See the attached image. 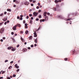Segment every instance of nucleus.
<instances>
[{
    "instance_id": "1",
    "label": "nucleus",
    "mask_w": 79,
    "mask_h": 79,
    "mask_svg": "<svg viewBox=\"0 0 79 79\" xmlns=\"http://www.w3.org/2000/svg\"><path fill=\"white\" fill-rule=\"evenodd\" d=\"M34 32V37H37V33H36V32H37V30H36L35 31H33Z\"/></svg>"
},
{
    "instance_id": "2",
    "label": "nucleus",
    "mask_w": 79,
    "mask_h": 79,
    "mask_svg": "<svg viewBox=\"0 0 79 79\" xmlns=\"http://www.w3.org/2000/svg\"><path fill=\"white\" fill-rule=\"evenodd\" d=\"M4 30L5 29H4V28H1V30H0V33L2 34V33L3 32V31H4Z\"/></svg>"
},
{
    "instance_id": "3",
    "label": "nucleus",
    "mask_w": 79,
    "mask_h": 79,
    "mask_svg": "<svg viewBox=\"0 0 79 79\" xmlns=\"http://www.w3.org/2000/svg\"><path fill=\"white\" fill-rule=\"evenodd\" d=\"M33 15L34 16H37V15H38V12H34L33 13Z\"/></svg>"
},
{
    "instance_id": "4",
    "label": "nucleus",
    "mask_w": 79,
    "mask_h": 79,
    "mask_svg": "<svg viewBox=\"0 0 79 79\" xmlns=\"http://www.w3.org/2000/svg\"><path fill=\"white\" fill-rule=\"evenodd\" d=\"M18 27V25H15L14 27H13L12 29L14 31H16V27Z\"/></svg>"
},
{
    "instance_id": "5",
    "label": "nucleus",
    "mask_w": 79,
    "mask_h": 79,
    "mask_svg": "<svg viewBox=\"0 0 79 79\" xmlns=\"http://www.w3.org/2000/svg\"><path fill=\"white\" fill-rule=\"evenodd\" d=\"M24 4L25 5H28L29 4V3L27 2H24Z\"/></svg>"
},
{
    "instance_id": "6",
    "label": "nucleus",
    "mask_w": 79,
    "mask_h": 79,
    "mask_svg": "<svg viewBox=\"0 0 79 79\" xmlns=\"http://www.w3.org/2000/svg\"><path fill=\"white\" fill-rule=\"evenodd\" d=\"M75 50H74L73 51H71V53H72V55H74V53H75Z\"/></svg>"
},
{
    "instance_id": "7",
    "label": "nucleus",
    "mask_w": 79,
    "mask_h": 79,
    "mask_svg": "<svg viewBox=\"0 0 79 79\" xmlns=\"http://www.w3.org/2000/svg\"><path fill=\"white\" fill-rule=\"evenodd\" d=\"M61 1L60 0H59L58 1L57 0H56L55 1V2L56 3H58V2H61Z\"/></svg>"
},
{
    "instance_id": "8",
    "label": "nucleus",
    "mask_w": 79,
    "mask_h": 79,
    "mask_svg": "<svg viewBox=\"0 0 79 79\" xmlns=\"http://www.w3.org/2000/svg\"><path fill=\"white\" fill-rule=\"evenodd\" d=\"M11 50L12 52H14V51H15V50H16V49L15 48H13V47H12Z\"/></svg>"
},
{
    "instance_id": "9",
    "label": "nucleus",
    "mask_w": 79,
    "mask_h": 79,
    "mask_svg": "<svg viewBox=\"0 0 79 79\" xmlns=\"http://www.w3.org/2000/svg\"><path fill=\"white\" fill-rule=\"evenodd\" d=\"M15 67L17 69H18V68H19V66H18V64H17L15 65Z\"/></svg>"
},
{
    "instance_id": "10",
    "label": "nucleus",
    "mask_w": 79,
    "mask_h": 79,
    "mask_svg": "<svg viewBox=\"0 0 79 79\" xmlns=\"http://www.w3.org/2000/svg\"><path fill=\"white\" fill-rule=\"evenodd\" d=\"M3 20L4 21H5L7 20V18L5 17L3 19Z\"/></svg>"
},
{
    "instance_id": "11",
    "label": "nucleus",
    "mask_w": 79,
    "mask_h": 79,
    "mask_svg": "<svg viewBox=\"0 0 79 79\" xmlns=\"http://www.w3.org/2000/svg\"><path fill=\"white\" fill-rule=\"evenodd\" d=\"M44 21H45V19H40V23H41V22H44Z\"/></svg>"
},
{
    "instance_id": "12",
    "label": "nucleus",
    "mask_w": 79,
    "mask_h": 79,
    "mask_svg": "<svg viewBox=\"0 0 79 79\" xmlns=\"http://www.w3.org/2000/svg\"><path fill=\"white\" fill-rule=\"evenodd\" d=\"M29 40H32V36H30L29 37Z\"/></svg>"
},
{
    "instance_id": "13",
    "label": "nucleus",
    "mask_w": 79,
    "mask_h": 79,
    "mask_svg": "<svg viewBox=\"0 0 79 79\" xmlns=\"http://www.w3.org/2000/svg\"><path fill=\"white\" fill-rule=\"evenodd\" d=\"M71 19H65V21H69V20H71Z\"/></svg>"
},
{
    "instance_id": "14",
    "label": "nucleus",
    "mask_w": 79,
    "mask_h": 79,
    "mask_svg": "<svg viewBox=\"0 0 79 79\" xmlns=\"http://www.w3.org/2000/svg\"><path fill=\"white\" fill-rule=\"evenodd\" d=\"M47 12H44V16H47V15H46V14H47Z\"/></svg>"
},
{
    "instance_id": "15",
    "label": "nucleus",
    "mask_w": 79,
    "mask_h": 79,
    "mask_svg": "<svg viewBox=\"0 0 79 79\" xmlns=\"http://www.w3.org/2000/svg\"><path fill=\"white\" fill-rule=\"evenodd\" d=\"M37 39L36 38V39L35 40V44H37Z\"/></svg>"
},
{
    "instance_id": "16",
    "label": "nucleus",
    "mask_w": 79,
    "mask_h": 79,
    "mask_svg": "<svg viewBox=\"0 0 79 79\" xmlns=\"http://www.w3.org/2000/svg\"><path fill=\"white\" fill-rule=\"evenodd\" d=\"M27 49L24 48L23 49V52H26L27 51Z\"/></svg>"
},
{
    "instance_id": "17",
    "label": "nucleus",
    "mask_w": 79,
    "mask_h": 79,
    "mask_svg": "<svg viewBox=\"0 0 79 79\" xmlns=\"http://www.w3.org/2000/svg\"><path fill=\"white\" fill-rule=\"evenodd\" d=\"M28 33H29V31H28L27 30L25 31V34H28Z\"/></svg>"
},
{
    "instance_id": "18",
    "label": "nucleus",
    "mask_w": 79,
    "mask_h": 79,
    "mask_svg": "<svg viewBox=\"0 0 79 79\" xmlns=\"http://www.w3.org/2000/svg\"><path fill=\"white\" fill-rule=\"evenodd\" d=\"M13 68V67H12V66H10L8 68V69H11V68Z\"/></svg>"
},
{
    "instance_id": "19",
    "label": "nucleus",
    "mask_w": 79,
    "mask_h": 79,
    "mask_svg": "<svg viewBox=\"0 0 79 79\" xmlns=\"http://www.w3.org/2000/svg\"><path fill=\"white\" fill-rule=\"evenodd\" d=\"M7 11H9L10 12H11V9H7Z\"/></svg>"
},
{
    "instance_id": "20",
    "label": "nucleus",
    "mask_w": 79,
    "mask_h": 79,
    "mask_svg": "<svg viewBox=\"0 0 79 79\" xmlns=\"http://www.w3.org/2000/svg\"><path fill=\"white\" fill-rule=\"evenodd\" d=\"M12 47H8V50H10V49H11Z\"/></svg>"
},
{
    "instance_id": "21",
    "label": "nucleus",
    "mask_w": 79,
    "mask_h": 79,
    "mask_svg": "<svg viewBox=\"0 0 79 79\" xmlns=\"http://www.w3.org/2000/svg\"><path fill=\"white\" fill-rule=\"evenodd\" d=\"M17 26H18V27H21V25L19 24H17Z\"/></svg>"
},
{
    "instance_id": "22",
    "label": "nucleus",
    "mask_w": 79,
    "mask_h": 79,
    "mask_svg": "<svg viewBox=\"0 0 79 79\" xmlns=\"http://www.w3.org/2000/svg\"><path fill=\"white\" fill-rule=\"evenodd\" d=\"M21 39L22 42H23L24 41V39H23V38H22V37H21Z\"/></svg>"
},
{
    "instance_id": "23",
    "label": "nucleus",
    "mask_w": 79,
    "mask_h": 79,
    "mask_svg": "<svg viewBox=\"0 0 79 79\" xmlns=\"http://www.w3.org/2000/svg\"><path fill=\"white\" fill-rule=\"evenodd\" d=\"M1 72H2V74H4L5 73V71H3V70L1 71Z\"/></svg>"
},
{
    "instance_id": "24",
    "label": "nucleus",
    "mask_w": 79,
    "mask_h": 79,
    "mask_svg": "<svg viewBox=\"0 0 79 79\" xmlns=\"http://www.w3.org/2000/svg\"><path fill=\"white\" fill-rule=\"evenodd\" d=\"M3 15H4L3 13H2L1 15H0V16H3Z\"/></svg>"
},
{
    "instance_id": "25",
    "label": "nucleus",
    "mask_w": 79,
    "mask_h": 79,
    "mask_svg": "<svg viewBox=\"0 0 79 79\" xmlns=\"http://www.w3.org/2000/svg\"><path fill=\"white\" fill-rule=\"evenodd\" d=\"M64 60L65 61H68V58H65L64 59Z\"/></svg>"
},
{
    "instance_id": "26",
    "label": "nucleus",
    "mask_w": 79,
    "mask_h": 79,
    "mask_svg": "<svg viewBox=\"0 0 79 79\" xmlns=\"http://www.w3.org/2000/svg\"><path fill=\"white\" fill-rule=\"evenodd\" d=\"M45 19H46V20H47V19H48V17H47V16H46V17H45Z\"/></svg>"
},
{
    "instance_id": "27",
    "label": "nucleus",
    "mask_w": 79,
    "mask_h": 79,
    "mask_svg": "<svg viewBox=\"0 0 79 79\" xmlns=\"http://www.w3.org/2000/svg\"><path fill=\"white\" fill-rule=\"evenodd\" d=\"M30 23H31V24H32V20H30Z\"/></svg>"
},
{
    "instance_id": "28",
    "label": "nucleus",
    "mask_w": 79,
    "mask_h": 79,
    "mask_svg": "<svg viewBox=\"0 0 79 79\" xmlns=\"http://www.w3.org/2000/svg\"><path fill=\"white\" fill-rule=\"evenodd\" d=\"M8 60H6L5 61V63H6V62H8Z\"/></svg>"
},
{
    "instance_id": "29",
    "label": "nucleus",
    "mask_w": 79,
    "mask_h": 79,
    "mask_svg": "<svg viewBox=\"0 0 79 79\" xmlns=\"http://www.w3.org/2000/svg\"><path fill=\"white\" fill-rule=\"evenodd\" d=\"M16 3L17 4H18V3H19V2L18 1H16Z\"/></svg>"
},
{
    "instance_id": "30",
    "label": "nucleus",
    "mask_w": 79,
    "mask_h": 79,
    "mask_svg": "<svg viewBox=\"0 0 79 79\" xmlns=\"http://www.w3.org/2000/svg\"><path fill=\"white\" fill-rule=\"evenodd\" d=\"M32 16V14H30L29 15V16H30V17Z\"/></svg>"
},
{
    "instance_id": "31",
    "label": "nucleus",
    "mask_w": 79,
    "mask_h": 79,
    "mask_svg": "<svg viewBox=\"0 0 79 79\" xmlns=\"http://www.w3.org/2000/svg\"><path fill=\"white\" fill-rule=\"evenodd\" d=\"M39 18H42V16L41 15H40L39 16Z\"/></svg>"
},
{
    "instance_id": "32",
    "label": "nucleus",
    "mask_w": 79,
    "mask_h": 79,
    "mask_svg": "<svg viewBox=\"0 0 79 79\" xmlns=\"http://www.w3.org/2000/svg\"><path fill=\"white\" fill-rule=\"evenodd\" d=\"M20 20H23V18L22 17H20L19 18Z\"/></svg>"
},
{
    "instance_id": "33",
    "label": "nucleus",
    "mask_w": 79,
    "mask_h": 79,
    "mask_svg": "<svg viewBox=\"0 0 79 79\" xmlns=\"http://www.w3.org/2000/svg\"><path fill=\"white\" fill-rule=\"evenodd\" d=\"M13 77H16V75L14 74L13 75Z\"/></svg>"
},
{
    "instance_id": "34",
    "label": "nucleus",
    "mask_w": 79,
    "mask_h": 79,
    "mask_svg": "<svg viewBox=\"0 0 79 79\" xmlns=\"http://www.w3.org/2000/svg\"><path fill=\"white\" fill-rule=\"evenodd\" d=\"M17 48H18V47H19V44H18V45H17Z\"/></svg>"
},
{
    "instance_id": "35",
    "label": "nucleus",
    "mask_w": 79,
    "mask_h": 79,
    "mask_svg": "<svg viewBox=\"0 0 79 79\" xmlns=\"http://www.w3.org/2000/svg\"><path fill=\"white\" fill-rule=\"evenodd\" d=\"M11 34L12 35H13L14 34V32H11Z\"/></svg>"
},
{
    "instance_id": "36",
    "label": "nucleus",
    "mask_w": 79,
    "mask_h": 79,
    "mask_svg": "<svg viewBox=\"0 0 79 79\" xmlns=\"http://www.w3.org/2000/svg\"><path fill=\"white\" fill-rule=\"evenodd\" d=\"M23 23L24 24L26 23V21L25 20H24L23 21Z\"/></svg>"
},
{
    "instance_id": "37",
    "label": "nucleus",
    "mask_w": 79,
    "mask_h": 79,
    "mask_svg": "<svg viewBox=\"0 0 79 79\" xmlns=\"http://www.w3.org/2000/svg\"><path fill=\"white\" fill-rule=\"evenodd\" d=\"M31 47H34V45H33V44H32L31 45Z\"/></svg>"
},
{
    "instance_id": "38",
    "label": "nucleus",
    "mask_w": 79,
    "mask_h": 79,
    "mask_svg": "<svg viewBox=\"0 0 79 79\" xmlns=\"http://www.w3.org/2000/svg\"><path fill=\"white\" fill-rule=\"evenodd\" d=\"M25 26H27V23H25Z\"/></svg>"
},
{
    "instance_id": "39",
    "label": "nucleus",
    "mask_w": 79,
    "mask_h": 79,
    "mask_svg": "<svg viewBox=\"0 0 79 79\" xmlns=\"http://www.w3.org/2000/svg\"><path fill=\"white\" fill-rule=\"evenodd\" d=\"M19 71V69H17V70H16L17 72H18V71Z\"/></svg>"
},
{
    "instance_id": "40",
    "label": "nucleus",
    "mask_w": 79,
    "mask_h": 79,
    "mask_svg": "<svg viewBox=\"0 0 79 79\" xmlns=\"http://www.w3.org/2000/svg\"><path fill=\"white\" fill-rule=\"evenodd\" d=\"M38 6H40V3H38Z\"/></svg>"
},
{
    "instance_id": "41",
    "label": "nucleus",
    "mask_w": 79,
    "mask_h": 79,
    "mask_svg": "<svg viewBox=\"0 0 79 79\" xmlns=\"http://www.w3.org/2000/svg\"><path fill=\"white\" fill-rule=\"evenodd\" d=\"M31 6H34V4L32 3L31 4Z\"/></svg>"
},
{
    "instance_id": "42",
    "label": "nucleus",
    "mask_w": 79,
    "mask_h": 79,
    "mask_svg": "<svg viewBox=\"0 0 79 79\" xmlns=\"http://www.w3.org/2000/svg\"><path fill=\"white\" fill-rule=\"evenodd\" d=\"M25 28H26V29H27L28 27H27V26H25Z\"/></svg>"
},
{
    "instance_id": "43",
    "label": "nucleus",
    "mask_w": 79,
    "mask_h": 79,
    "mask_svg": "<svg viewBox=\"0 0 79 79\" xmlns=\"http://www.w3.org/2000/svg\"><path fill=\"white\" fill-rule=\"evenodd\" d=\"M39 19L38 18H36V21H39Z\"/></svg>"
},
{
    "instance_id": "44",
    "label": "nucleus",
    "mask_w": 79,
    "mask_h": 79,
    "mask_svg": "<svg viewBox=\"0 0 79 79\" xmlns=\"http://www.w3.org/2000/svg\"><path fill=\"white\" fill-rule=\"evenodd\" d=\"M29 17V16H27L26 17V18L27 19H28Z\"/></svg>"
},
{
    "instance_id": "45",
    "label": "nucleus",
    "mask_w": 79,
    "mask_h": 79,
    "mask_svg": "<svg viewBox=\"0 0 79 79\" xmlns=\"http://www.w3.org/2000/svg\"><path fill=\"white\" fill-rule=\"evenodd\" d=\"M6 13H7L6 12V11L4 12V15H6Z\"/></svg>"
},
{
    "instance_id": "46",
    "label": "nucleus",
    "mask_w": 79,
    "mask_h": 79,
    "mask_svg": "<svg viewBox=\"0 0 79 79\" xmlns=\"http://www.w3.org/2000/svg\"><path fill=\"white\" fill-rule=\"evenodd\" d=\"M33 3H35V1H33Z\"/></svg>"
},
{
    "instance_id": "47",
    "label": "nucleus",
    "mask_w": 79,
    "mask_h": 79,
    "mask_svg": "<svg viewBox=\"0 0 79 79\" xmlns=\"http://www.w3.org/2000/svg\"><path fill=\"white\" fill-rule=\"evenodd\" d=\"M10 39H11L12 40H15L14 39V38H11Z\"/></svg>"
},
{
    "instance_id": "48",
    "label": "nucleus",
    "mask_w": 79,
    "mask_h": 79,
    "mask_svg": "<svg viewBox=\"0 0 79 79\" xmlns=\"http://www.w3.org/2000/svg\"><path fill=\"white\" fill-rule=\"evenodd\" d=\"M16 7V5H14L13 6V7Z\"/></svg>"
},
{
    "instance_id": "49",
    "label": "nucleus",
    "mask_w": 79,
    "mask_h": 79,
    "mask_svg": "<svg viewBox=\"0 0 79 79\" xmlns=\"http://www.w3.org/2000/svg\"><path fill=\"white\" fill-rule=\"evenodd\" d=\"M36 8L37 9H39V7L38 6H37Z\"/></svg>"
},
{
    "instance_id": "50",
    "label": "nucleus",
    "mask_w": 79,
    "mask_h": 79,
    "mask_svg": "<svg viewBox=\"0 0 79 79\" xmlns=\"http://www.w3.org/2000/svg\"><path fill=\"white\" fill-rule=\"evenodd\" d=\"M39 13H40L41 12V10H39L38 11Z\"/></svg>"
},
{
    "instance_id": "51",
    "label": "nucleus",
    "mask_w": 79,
    "mask_h": 79,
    "mask_svg": "<svg viewBox=\"0 0 79 79\" xmlns=\"http://www.w3.org/2000/svg\"><path fill=\"white\" fill-rule=\"evenodd\" d=\"M7 23H10V21H9V20H7Z\"/></svg>"
},
{
    "instance_id": "52",
    "label": "nucleus",
    "mask_w": 79,
    "mask_h": 79,
    "mask_svg": "<svg viewBox=\"0 0 79 79\" xmlns=\"http://www.w3.org/2000/svg\"><path fill=\"white\" fill-rule=\"evenodd\" d=\"M70 24H72V21H70Z\"/></svg>"
},
{
    "instance_id": "53",
    "label": "nucleus",
    "mask_w": 79,
    "mask_h": 79,
    "mask_svg": "<svg viewBox=\"0 0 79 79\" xmlns=\"http://www.w3.org/2000/svg\"><path fill=\"white\" fill-rule=\"evenodd\" d=\"M28 49L29 50H31V48L29 47H28Z\"/></svg>"
},
{
    "instance_id": "54",
    "label": "nucleus",
    "mask_w": 79,
    "mask_h": 79,
    "mask_svg": "<svg viewBox=\"0 0 79 79\" xmlns=\"http://www.w3.org/2000/svg\"><path fill=\"white\" fill-rule=\"evenodd\" d=\"M17 19H19V16H17Z\"/></svg>"
},
{
    "instance_id": "55",
    "label": "nucleus",
    "mask_w": 79,
    "mask_h": 79,
    "mask_svg": "<svg viewBox=\"0 0 79 79\" xmlns=\"http://www.w3.org/2000/svg\"><path fill=\"white\" fill-rule=\"evenodd\" d=\"M47 15H50V13H47Z\"/></svg>"
},
{
    "instance_id": "56",
    "label": "nucleus",
    "mask_w": 79,
    "mask_h": 79,
    "mask_svg": "<svg viewBox=\"0 0 79 79\" xmlns=\"http://www.w3.org/2000/svg\"><path fill=\"white\" fill-rule=\"evenodd\" d=\"M33 19H34V18H33V17H31V19L32 20Z\"/></svg>"
},
{
    "instance_id": "57",
    "label": "nucleus",
    "mask_w": 79,
    "mask_h": 79,
    "mask_svg": "<svg viewBox=\"0 0 79 79\" xmlns=\"http://www.w3.org/2000/svg\"><path fill=\"white\" fill-rule=\"evenodd\" d=\"M16 2V0H14L13 2Z\"/></svg>"
},
{
    "instance_id": "58",
    "label": "nucleus",
    "mask_w": 79,
    "mask_h": 79,
    "mask_svg": "<svg viewBox=\"0 0 79 79\" xmlns=\"http://www.w3.org/2000/svg\"><path fill=\"white\" fill-rule=\"evenodd\" d=\"M20 17H21V18H22V17H23V15H20Z\"/></svg>"
},
{
    "instance_id": "59",
    "label": "nucleus",
    "mask_w": 79,
    "mask_h": 79,
    "mask_svg": "<svg viewBox=\"0 0 79 79\" xmlns=\"http://www.w3.org/2000/svg\"><path fill=\"white\" fill-rule=\"evenodd\" d=\"M2 39L4 40H5V37H3Z\"/></svg>"
},
{
    "instance_id": "60",
    "label": "nucleus",
    "mask_w": 79,
    "mask_h": 79,
    "mask_svg": "<svg viewBox=\"0 0 79 79\" xmlns=\"http://www.w3.org/2000/svg\"><path fill=\"white\" fill-rule=\"evenodd\" d=\"M1 42H3V39H1L0 40Z\"/></svg>"
},
{
    "instance_id": "61",
    "label": "nucleus",
    "mask_w": 79,
    "mask_h": 79,
    "mask_svg": "<svg viewBox=\"0 0 79 79\" xmlns=\"http://www.w3.org/2000/svg\"><path fill=\"white\" fill-rule=\"evenodd\" d=\"M13 63V61H12L10 62V63L11 64V63Z\"/></svg>"
},
{
    "instance_id": "62",
    "label": "nucleus",
    "mask_w": 79,
    "mask_h": 79,
    "mask_svg": "<svg viewBox=\"0 0 79 79\" xmlns=\"http://www.w3.org/2000/svg\"><path fill=\"white\" fill-rule=\"evenodd\" d=\"M15 36H16V35H17V34L15 33Z\"/></svg>"
},
{
    "instance_id": "63",
    "label": "nucleus",
    "mask_w": 79,
    "mask_h": 79,
    "mask_svg": "<svg viewBox=\"0 0 79 79\" xmlns=\"http://www.w3.org/2000/svg\"><path fill=\"white\" fill-rule=\"evenodd\" d=\"M3 77H0V79H3Z\"/></svg>"
},
{
    "instance_id": "64",
    "label": "nucleus",
    "mask_w": 79,
    "mask_h": 79,
    "mask_svg": "<svg viewBox=\"0 0 79 79\" xmlns=\"http://www.w3.org/2000/svg\"><path fill=\"white\" fill-rule=\"evenodd\" d=\"M7 79H11V78H10V77H8Z\"/></svg>"
}]
</instances>
